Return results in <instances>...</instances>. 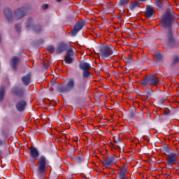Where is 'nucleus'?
<instances>
[{
  "label": "nucleus",
  "mask_w": 179,
  "mask_h": 179,
  "mask_svg": "<svg viewBox=\"0 0 179 179\" xmlns=\"http://www.w3.org/2000/svg\"><path fill=\"white\" fill-rule=\"evenodd\" d=\"M48 161L44 156H41L38 162L37 171L39 174H45L47 170Z\"/></svg>",
  "instance_id": "obj_1"
},
{
  "label": "nucleus",
  "mask_w": 179,
  "mask_h": 179,
  "mask_svg": "<svg viewBox=\"0 0 179 179\" xmlns=\"http://www.w3.org/2000/svg\"><path fill=\"white\" fill-rule=\"evenodd\" d=\"M173 20H174V17L173 15H171V9L169 8L166 10V15H163L162 17L161 22L164 27H167L171 25Z\"/></svg>",
  "instance_id": "obj_2"
},
{
  "label": "nucleus",
  "mask_w": 179,
  "mask_h": 179,
  "mask_svg": "<svg viewBox=\"0 0 179 179\" xmlns=\"http://www.w3.org/2000/svg\"><path fill=\"white\" fill-rule=\"evenodd\" d=\"M114 48L110 46L103 47L99 53L100 57H101L103 59L107 61L110 59V57L113 55V52H114Z\"/></svg>",
  "instance_id": "obj_3"
},
{
  "label": "nucleus",
  "mask_w": 179,
  "mask_h": 179,
  "mask_svg": "<svg viewBox=\"0 0 179 179\" xmlns=\"http://www.w3.org/2000/svg\"><path fill=\"white\" fill-rule=\"evenodd\" d=\"M178 163V157L177 155L175 153H171L168 155L167 157V165L171 167V166L174 164H177Z\"/></svg>",
  "instance_id": "obj_4"
},
{
  "label": "nucleus",
  "mask_w": 179,
  "mask_h": 179,
  "mask_svg": "<svg viewBox=\"0 0 179 179\" xmlns=\"http://www.w3.org/2000/svg\"><path fill=\"white\" fill-rule=\"evenodd\" d=\"M73 50H75V48L67 50L66 55L64 58V62H66V64H72L73 62Z\"/></svg>",
  "instance_id": "obj_5"
},
{
  "label": "nucleus",
  "mask_w": 179,
  "mask_h": 179,
  "mask_svg": "<svg viewBox=\"0 0 179 179\" xmlns=\"http://www.w3.org/2000/svg\"><path fill=\"white\" fill-rule=\"evenodd\" d=\"M83 26H85V22L80 21L77 22L71 32V37H75L78 32L83 29Z\"/></svg>",
  "instance_id": "obj_6"
},
{
  "label": "nucleus",
  "mask_w": 179,
  "mask_h": 179,
  "mask_svg": "<svg viewBox=\"0 0 179 179\" xmlns=\"http://www.w3.org/2000/svg\"><path fill=\"white\" fill-rule=\"evenodd\" d=\"M159 82V79L156 76H151L143 81V85H156Z\"/></svg>",
  "instance_id": "obj_7"
},
{
  "label": "nucleus",
  "mask_w": 179,
  "mask_h": 179,
  "mask_svg": "<svg viewBox=\"0 0 179 179\" xmlns=\"http://www.w3.org/2000/svg\"><path fill=\"white\" fill-rule=\"evenodd\" d=\"M118 158L115 156H113L110 158H107L103 160V164L105 166V167H111L117 162V159Z\"/></svg>",
  "instance_id": "obj_8"
},
{
  "label": "nucleus",
  "mask_w": 179,
  "mask_h": 179,
  "mask_svg": "<svg viewBox=\"0 0 179 179\" xmlns=\"http://www.w3.org/2000/svg\"><path fill=\"white\" fill-rule=\"evenodd\" d=\"M26 15V12L24 11V8H20L15 11V19H22L23 16Z\"/></svg>",
  "instance_id": "obj_9"
},
{
  "label": "nucleus",
  "mask_w": 179,
  "mask_h": 179,
  "mask_svg": "<svg viewBox=\"0 0 179 179\" xmlns=\"http://www.w3.org/2000/svg\"><path fill=\"white\" fill-rule=\"evenodd\" d=\"M30 155L32 159H37L40 156V152L38 150L34 147H31L29 149Z\"/></svg>",
  "instance_id": "obj_10"
},
{
  "label": "nucleus",
  "mask_w": 179,
  "mask_h": 179,
  "mask_svg": "<svg viewBox=\"0 0 179 179\" xmlns=\"http://www.w3.org/2000/svg\"><path fill=\"white\" fill-rule=\"evenodd\" d=\"M16 108L18 111H23L26 108V101L24 100L19 101L16 104Z\"/></svg>",
  "instance_id": "obj_11"
},
{
  "label": "nucleus",
  "mask_w": 179,
  "mask_h": 179,
  "mask_svg": "<svg viewBox=\"0 0 179 179\" xmlns=\"http://www.w3.org/2000/svg\"><path fill=\"white\" fill-rule=\"evenodd\" d=\"M10 65L13 69H16L17 68V65H19V58L16 57H12Z\"/></svg>",
  "instance_id": "obj_12"
},
{
  "label": "nucleus",
  "mask_w": 179,
  "mask_h": 179,
  "mask_svg": "<svg viewBox=\"0 0 179 179\" xmlns=\"http://www.w3.org/2000/svg\"><path fill=\"white\" fill-rule=\"evenodd\" d=\"M22 82L25 85H30V82H31V76L30 74H27L22 77Z\"/></svg>",
  "instance_id": "obj_13"
},
{
  "label": "nucleus",
  "mask_w": 179,
  "mask_h": 179,
  "mask_svg": "<svg viewBox=\"0 0 179 179\" xmlns=\"http://www.w3.org/2000/svg\"><path fill=\"white\" fill-rule=\"evenodd\" d=\"M74 86H75V81H73V80H70L66 86L65 92H69V90H72Z\"/></svg>",
  "instance_id": "obj_14"
},
{
  "label": "nucleus",
  "mask_w": 179,
  "mask_h": 179,
  "mask_svg": "<svg viewBox=\"0 0 179 179\" xmlns=\"http://www.w3.org/2000/svg\"><path fill=\"white\" fill-rule=\"evenodd\" d=\"M127 168L123 167L119 172V177L120 179H127Z\"/></svg>",
  "instance_id": "obj_15"
},
{
  "label": "nucleus",
  "mask_w": 179,
  "mask_h": 179,
  "mask_svg": "<svg viewBox=\"0 0 179 179\" xmlns=\"http://www.w3.org/2000/svg\"><path fill=\"white\" fill-rule=\"evenodd\" d=\"M145 15L147 17H152V16L155 15V10H153L152 7L148 8L145 12Z\"/></svg>",
  "instance_id": "obj_16"
},
{
  "label": "nucleus",
  "mask_w": 179,
  "mask_h": 179,
  "mask_svg": "<svg viewBox=\"0 0 179 179\" xmlns=\"http://www.w3.org/2000/svg\"><path fill=\"white\" fill-rule=\"evenodd\" d=\"M80 68L83 71H89V69H90V64L86 62H81L80 64Z\"/></svg>",
  "instance_id": "obj_17"
},
{
  "label": "nucleus",
  "mask_w": 179,
  "mask_h": 179,
  "mask_svg": "<svg viewBox=\"0 0 179 179\" xmlns=\"http://www.w3.org/2000/svg\"><path fill=\"white\" fill-rule=\"evenodd\" d=\"M65 50V45L61 44L57 47V48L55 50L56 54H61V52H63V51Z\"/></svg>",
  "instance_id": "obj_18"
},
{
  "label": "nucleus",
  "mask_w": 179,
  "mask_h": 179,
  "mask_svg": "<svg viewBox=\"0 0 179 179\" xmlns=\"http://www.w3.org/2000/svg\"><path fill=\"white\" fill-rule=\"evenodd\" d=\"M4 14L6 17H7V19H10L12 17V11H10V9L9 8L5 9Z\"/></svg>",
  "instance_id": "obj_19"
},
{
  "label": "nucleus",
  "mask_w": 179,
  "mask_h": 179,
  "mask_svg": "<svg viewBox=\"0 0 179 179\" xmlns=\"http://www.w3.org/2000/svg\"><path fill=\"white\" fill-rule=\"evenodd\" d=\"M139 5H140L139 1H134L130 4L129 9H131V10H134V9H135V8H138Z\"/></svg>",
  "instance_id": "obj_20"
},
{
  "label": "nucleus",
  "mask_w": 179,
  "mask_h": 179,
  "mask_svg": "<svg viewBox=\"0 0 179 179\" xmlns=\"http://www.w3.org/2000/svg\"><path fill=\"white\" fill-rule=\"evenodd\" d=\"M4 95H5V88L1 87L0 88V101H2V100H3Z\"/></svg>",
  "instance_id": "obj_21"
},
{
  "label": "nucleus",
  "mask_w": 179,
  "mask_h": 179,
  "mask_svg": "<svg viewBox=\"0 0 179 179\" xmlns=\"http://www.w3.org/2000/svg\"><path fill=\"white\" fill-rule=\"evenodd\" d=\"M129 2V0H121L120 5L122 6H127V5H128Z\"/></svg>",
  "instance_id": "obj_22"
},
{
  "label": "nucleus",
  "mask_w": 179,
  "mask_h": 179,
  "mask_svg": "<svg viewBox=\"0 0 179 179\" xmlns=\"http://www.w3.org/2000/svg\"><path fill=\"white\" fill-rule=\"evenodd\" d=\"M168 37H169L170 43H173V41H174V38H173V35L171 34V31H169V32L168 33Z\"/></svg>",
  "instance_id": "obj_23"
},
{
  "label": "nucleus",
  "mask_w": 179,
  "mask_h": 179,
  "mask_svg": "<svg viewBox=\"0 0 179 179\" xmlns=\"http://www.w3.org/2000/svg\"><path fill=\"white\" fill-rule=\"evenodd\" d=\"M90 76V73L89 72V70H84L83 78H88Z\"/></svg>",
  "instance_id": "obj_24"
},
{
  "label": "nucleus",
  "mask_w": 179,
  "mask_h": 179,
  "mask_svg": "<svg viewBox=\"0 0 179 179\" xmlns=\"http://www.w3.org/2000/svg\"><path fill=\"white\" fill-rule=\"evenodd\" d=\"M113 141L115 143H120V136H115L113 137Z\"/></svg>",
  "instance_id": "obj_25"
},
{
  "label": "nucleus",
  "mask_w": 179,
  "mask_h": 179,
  "mask_svg": "<svg viewBox=\"0 0 179 179\" xmlns=\"http://www.w3.org/2000/svg\"><path fill=\"white\" fill-rule=\"evenodd\" d=\"M24 93V92L22 90L15 92V94H17V96H23Z\"/></svg>",
  "instance_id": "obj_26"
},
{
  "label": "nucleus",
  "mask_w": 179,
  "mask_h": 179,
  "mask_svg": "<svg viewBox=\"0 0 179 179\" xmlns=\"http://www.w3.org/2000/svg\"><path fill=\"white\" fill-rule=\"evenodd\" d=\"M48 50L50 51V52H54V51H55V48H54L53 46H48Z\"/></svg>",
  "instance_id": "obj_27"
},
{
  "label": "nucleus",
  "mask_w": 179,
  "mask_h": 179,
  "mask_svg": "<svg viewBox=\"0 0 179 179\" xmlns=\"http://www.w3.org/2000/svg\"><path fill=\"white\" fill-rule=\"evenodd\" d=\"M156 3H157V6L159 8H162V1H161L160 0H157Z\"/></svg>",
  "instance_id": "obj_28"
},
{
  "label": "nucleus",
  "mask_w": 179,
  "mask_h": 179,
  "mask_svg": "<svg viewBox=\"0 0 179 179\" xmlns=\"http://www.w3.org/2000/svg\"><path fill=\"white\" fill-rule=\"evenodd\" d=\"M179 61V57H175L173 59V64H177Z\"/></svg>",
  "instance_id": "obj_29"
},
{
  "label": "nucleus",
  "mask_w": 179,
  "mask_h": 179,
  "mask_svg": "<svg viewBox=\"0 0 179 179\" xmlns=\"http://www.w3.org/2000/svg\"><path fill=\"white\" fill-rule=\"evenodd\" d=\"M15 29L17 31H19L20 30V24L15 25Z\"/></svg>",
  "instance_id": "obj_30"
},
{
  "label": "nucleus",
  "mask_w": 179,
  "mask_h": 179,
  "mask_svg": "<svg viewBox=\"0 0 179 179\" xmlns=\"http://www.w3.org/2000/svg\"><path fill=\"white\" fill-rule=\"evenodd\" d=\"M48 4H45L44 6V9H48Z\"/></svg>",
  "instance_id": "obj_31"
},
{
  "label": "nucleus",
  "mask_w": 179,
  "mask_h": 179,
  "mask_svg": "<svg viewBox=\"0 0 179 179\" xmlns=\"http://www.w3.org/2000/svg\"><path fill=\"white\" fill-rule=\"evenodd\" d=\"M2 143H3V141H2L1 140H0V145H2Z\"/></svg>",
  "instance_id": "obj_32"
},
{
  "label": "nucleus",
  "mask_w": 179,
  "mask_h": 179,
  "mask_svg": "<svg viewBox=\"0 0 179 179\" xmlns=\"http://www.w3.org/2000/svg\"><path fill=\"white\" fill-rule=\"evenodd\" d=\"M140 1V2H145V1H146V0H139Z\"/></svg>",
  "instance_id": "obj_33"
},
{
  "label": "nucleus",
  "mask_w": 179,
  "mask_h": 179,
  "mask_svg": "<svg viewBox=\"0 0 179 179\" xmlns=\"http://www.w3.org/2000/svg\"><path fill=\"white\" fill-rule=\"evenodd\" d=\"M1 40H2V38L1 37V35H0V43H1Z\"/></svg>",
  "instance_id": "obj_34"
},
{
  "label": "nucleus",
  "mask_w": 179,
  "mask_h": 179,
  "mask_svg": "<svg viewBox=\"0 0 179 179\" xmlns=\"http://www.w3.org/2000/svg\"><path fill=\"white\" fill-rule=\"evenodd\" d=\"M62 0H57V2H61Z\"/></svg>",
  "instance_id": "obj_35"
},
{
  "label": "nucleus",
  "mask_w": 179,
  "mask_h": 179,
  "mask_svg": "<svg viewBox=\"0 0 179 179\" xmlns=\"http://www.w3.org/2000/svg\"><path fill=\"white\" fill-rule=\"evenodd\" d=\"M86 1H89V0H86Z\"/></svg>",
  "instance_id": "obj_36"
}]
</instances>
